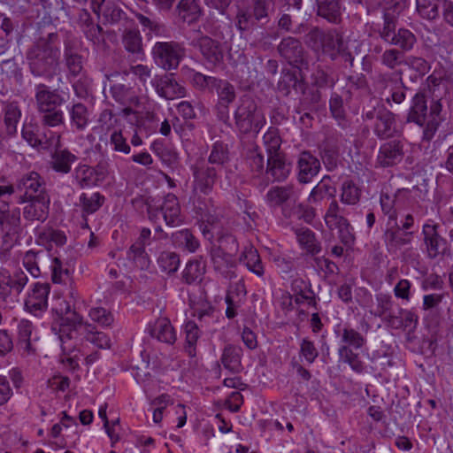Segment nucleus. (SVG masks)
I'll return each instance as SVG.
<instances>
[{
	"label": "nucleus",
	"instance_id": "obj_1",
	"mask_svg": "<svg viewBox=\"0 0 453 453\" xmlns=\"http://www.w3.org/2000/svg\"><path fill=\"white\" fill-rule=\"evenodd\" d=\"M39 30V36L26 53V59L32 75L51 80L60 73V39L50 26H40Z\"/></svg>",
	"mask_w": 453,
	"mask_h": 453
},
{
	"label": "nucleus",
	"instance_id": "obj_2",
	"mask_svg": "<svg viewBox=\"0 0 453 453\" xmlns=\"http://www.w3.org/2000/svg\"><path fill=\"white\" fill-rule=\"evenodd\" d=\"M275 0H251L250 5L239 8L235 16V25L240 32L256 28L259 24L270 21V15L275 11Z\"/></svg>",
	"mask_w": 453,
	"mask_h": 453
},
{
	"label": "nucleus",
	"instance_id": "obj_3",
	"mask_svg": "<svg viewBox=\"0 0 453 453\" xmlns=\"http://www.w3.org/2000/svg\"><path fill=\"white\" fill-rule=\"evenodd\" d=\"M236 128L242 134H257L265 124L263 111L250 96H243L234 114Z\"/></svg>",
	"mask_w": 453,
	"mask_h": 453
},
{
	"label": "nucleus",
	"instance_id": "obj_4",
	"mask_svg": "<svg viewBox=\"0 0 453 453\" xmlns=\"http://www.w3.org/2000/svg\"><path fill=\"white\" fill-rule=\"evenodd\" d=\"M0 232L4 245L13 246L19 242L24 232L19 208L10 209L5 203L0 205Z\"/></svg>",
	"mask_w": 453,
	"mask_h": 453
},
{
	"label": "nucleus",
	"instance_id": "obj_5",
	"mask_svg": "<svg viewBox=\"0 0 453 453\" xmlns=\"http://www.w3.org/2000/svg\"><path fill=\"white\" fill-rule=\"evenodd\" d=\"M133 203H144L150 219L157 218L161 213L168 226H173L180 222V207L177 196L172 193L164 197L162 203L154 198H148L146 201L134 199Z\"/></svg>",
	"mask_w": 453,
	"mask_h": 453
},
{
	"label": "nucleus",
	"instance_id": "obj_6",
	"mask_svg": "<svg viewBox=\"0 0 453 453\" xmlns=\"http://www.w3.org/2000/svg\"><path fill=\"white\" fill-rule=\"evenodd\" d=\"M152 54L156 64L165 70L176 69L184 56V49L176 42H158Z\"/></svg>",
	"mask_w": 453,
	"mask_h": 453
},
{
	"label": "nucleus",
	"instance_id": "obj_7",
	"mask_svg": "<svg viewBox=\"0 0 453 453\" xmlns=\"http://www.w3.org/2000/svg\"><path fill=\"white\" fill-rule=\"evenodd\" d=\"M401 73H380L377 76L376 85L386 96L388 104L391 102L400 104L406 97L407 87L403 84Z\"/></svg>",
	"mask_w": 453,
	"mask_h": 453
},
{
	"label": "nucleus",
	"instance_id": "obj_8",
	"mask_svg": "<svg viewBox=\"0 0 453 453\" xmlns=\"http://www.w3.org/2000/svg\"><path fill=\"white\" fill-rule=\"evenodd\" d=\"M277 51L281 58L296 69L307 68L308 54L297 38H283L277 46Z\"/></svg>",
	"mask_w": 453,
	"mask_h": 453
},
{
	"label": "nucleus",
	"instance_id": "obj_9",
	"mask_svg": "<svg viewBox=\"0 0 453 453\" xmlns=\"http://www.w3.org/2000/svg\"><path fill=\"white\" fill-rule=\"evenodd\" d=\"M193 181L192 190L195 195H209L218 179V168L209 166L203 161L196 162L191 166Z\"/></svg>",
	"mask_w": 453,
	"mask_h": 453
},
{
	"label": "nucleus",
	"instance_id": "obj_10",
	"mask_svg": "<svg viewBox=\"0 0 453 453\" xmlns=\"http://www.w3.org/2000/svg\"><path fill=\"white\" fill-rule=\"evenodd\" d=\"M366 119H374L373 130L380 139L392 137L396 133V123L394 114L386 109L368 111Z\"/></svg>",
	"mask_w": 453,
	"mask_h": 453
},
{
	"label": "nucleus",
	"instance_id": "obj_11",
	"mask_svg": "<svg viewBox=\"0 0 453 453\" xmlns=\"http://www.w3.org/2000/svg\"><path fill=\"white\" fill-rule=\"evenodd\" d=\"M213 90L218 95L216 104L217 116L219 120L227 123L229 120V105L235 100L236 93L234 85L226 80H218Z\"/></svg>",
	"mask_w": 453,
	"mask_h": 453
},
{
	"label": "nucleus",
	"instance_id": "obj_12",
	"mask_svg": "<svg viewBox=\"0 0 453 453\" xmlns=\"http://www.w3.org/2000/svg\"><path fill=\"white\" fill-rule=\"evenodd\" d=\"M50 198L49 194L36 195L32 198L24 201L25 203L22 212L23 217L27 221L44 222L49 215V206Z\"/></svg>",
	"mask_w": 453,
	"mask_h": 453
},
{
	"label": "nucleus",
	"instance_id": "obj_13",
	"mask_svg": "<svg viewBox=\"0 0 453 453\" xmlns=\"http://www.w3.org/2000/svg\"><path fill=\"white\" fill-rule=\"evenodd\" d=\"M17 189L24 192L19 196L18 203L21 204L27 198L36 196V195L48 194L45 188V182L39 173L30 172L19 178L16 184Z\"/></svg>",
	"mask_w": 453,
	"mask_h": 453
},
{
	"label": "nucleus",
	"instance_id": "obj_14",
	"mask_svg": "<svg viewBox=\"0 0 453 453\" xmlns=\"http://www.w3.org/2000/svg\"><path fill=\"white\" fill-rule=\"evenodd\" d=\"M151 83L158 96L167 100L183 97L186 93L185 88L177 81L173 73L157 75Z\"/></svg>",
	"mask_w": 453,
	"mask_h": 453
},
{
	"label": "nucleus",
	"instance_id": "obj_15",
	"mask_svg": "<svg viewBox=\"0 0 453 453\" xmlns=\"http://www.w3.org/2000/svg\"><path fill=\"white\" fill-rule=\"evenodd\" d=\"M35 99L39 112L50 111L65 103L64 96L58 89H50L43 83L35 87Z\"/></svg>",
	"mask_w": 453,
	"mask_h": 453
},
{
	"label": "nucleus",
	"instance_id": "obj_16",
	"mask_svg": "<svg viewBox=\"0 0 453 453\" xmlns=\"http://www.w3.org/2000/svg\"><path fill=\"white\" fill-rule=\"evenodd\" d=\"M437 227V225L425 224L422 230L427 257L432 259L449 251L448 242L438 234Z\"/></svg>",
	"mask_w": 453,
	"mask_h": 453
},
{
	"label": "nucleus",
	"instance_id": "obj_17",
	"mask_svg": "<svg viewBox=\"0 0 453 453\" xmlns=\"http://www.w3.org/2000/svg\"><path fill=\"white\" fill-rule=\"evenodd\" d=\"M49 293L50 285L48 283H35L25 301L27 311L34 313L35 316L40 315L48 307Z\"/></svg>",
	"mask_w": 453,
	"mask_h": 453
},
{
	"label": "nucleus",
	"instance_id": "obj_18",
	"mask_svg": "<svg viewBox=\"0 0 453 453\" xmlns=\"http://www.w3.org/2000/svg\"><path fill=\"white\" fill-rule=\"evenodd\" d=\"M320 162L308 150L302 151L297 159V179L300 183H309L320 170Z\"/></svg>",
	"mask_w": 453,
	"mask_h": 453
},
{
	"label": "nucleus",
	"instance_id": "obj_19",
	"mask_svg": "<svg viewBox=\"0 0 453 453\" xmlns=\"http://www.w3.org/2000/svg\"><path fill=\"white\" fill-rule=\"evenodd\" d=\"M403 157V146L400 141H390L382 144L377 157V163L383 167L398 164Z\"/></svg>",
	"mask_w": 453,
	"mask_h": 453
},
{
	"label": "nucleus",
	"instance_id": "obj_20",
	"mask_svg": "<svg viewBox=\"0 0 453 453\" xmlns=\"http://www.w3.org/2000/svg\"><path fill=\"white\" fill-rule=\"evenodd\" d=\"M383 237L388 250H397L411 242L413 232H402L400 226L395 222L394 226L386 229Z\"/></svg>",
	"mask_w": 453,
	"mask_h": 453
},
{
	"label": "nucleus",
	"instance_id": "obj_21",
	"mask_svg": "<svg viewBox=\"0 0 453 453\" xmlns=\"http://www.w3.org/2000/svg\"><path fill=\"white\" fill-rule=\"evenodd\" d=\"M301 70L302 69H284L281 72L277 88L285 96H288L290 93L291 88L295 89L296 91L303 89L304 82L301 75Z\"/></svg>",
	"mask_w": 453,
	"mask_h": 453
},
{
	"label": "nucleus",
	"instance_id": "obj_22",
	"mask_svg": "<svg viewBox=\"0 0 453 453\" xmlns=\"http://www.w3.org/2000/svg\"><path fill=\"white\" fill-rule=\"evenodd\" d=\"M297 197L293 185L273 187L265 195V200L271 206H280L288 201H296Z\"/></svg>",
	"mask_w": 453,
	"mask_h": 453
},
{
	"label": "nucleus",
	"instance_id": "obj_23",
	"mask_svg": "<svg viewBox=\"0 0 453 453\" xmlns=\"http://www.w3.org/2000/svg\"><path fill=\"white\" fill-rule=\"evenodd\" d=\"M194 47H197L203 56L211 63L216 64L223 59V52L219 43L209 36H202L192 42Z\"/></svg>",
	"mask_w": 453,
	"mask_h": 453
},
{
	"label": "nucleus",
	"instance_id": "obj_24",
	"mask_svg": "<svg viewBox=\"0 0 453 453\" xmlns=\"http://www.w3.org/2000/svg\"><path fill=\"white\" fill-rule=\"evenodd\" d=\"M290 173V165L286 162L284 153L275 154L267 157L266 173L273 180L282 181Z\"/></svg>",
	"mask_w": 453,
	"mask_h": 453
},
{
	"label": "nucleus",
	"instance_id": "obj_25",
	"mask_svg": "<svg viewBox=\"0 0 453 453\" xmlns=\"http://www.w3.org/2000/svg\"><path fill=\"white\" fill-rule=\"evenodd\" d=\"M150 334L169 345H173L177 340L176 332L167 318L157 319L150 329Z\"/></svg>",
	"mask_w": 453,
	"mask_h": 453
},
{
	"label": "nucleus",
	"instance_id": "obj_26",
	"mask_svg": "<svg viewBox=\"0 0 453 453\" xmlns=\"http://www.w3.org/2000/svg\"><path fill=\"white\" fill-rule=\"evenodd\" d=\"M242 355L241 347L228 344L224 348L220 360L226 369L233 373H238L242 369Z\"/></svg>",
	"mask_w": 453,
	"mask_h": 453
},
{
	"label": "nucleus",
	"instance_id": "obj_27",
	"mask_svg": "<svg viewBox=\"0 0 453 453\" xmlns=\"http://www.w3.org/2000/svg\"><path fill=\"white\" fill-rule=\"evenodd\" d=\"M91 7L96 15H102L108 22H117L121 18L122 12L112 0H91Z\"/></svg>",
	"mask_w": 453,
	"mask_h": 453
},
{
	"label": "nucleus",
	"instance_id": "obj_28",
	"mask_svg": "<svg viewBox=\"0 0 453 453\" xmlns=\"http://www.w3.org/2000/svg\"><path fill=\"white\" fill-rule=\"evenodd\" d=\"M427 105L424 93H417L411 100V105L408 113L407 121L413 122L422 127L426 122Z\"/></svg>",
	"mask_w": 453,
	"mask_h": 453
},
{
	"label": "nucleus",
	"instance_id": "obj_29",
	"mask_svg": "<svg viewBox=\"0 0 453 453\" xmlns=\"http://www.w3.org/2000/svg\"><path fill=\"white\" fill-rule=\"evenodd\" d=\"M53 310L61 317L63 323L71 326L74 329L82 325V317L72 310L71 303L66 300L58 298Z\"/></svg>",
	"mask_w": 453,
	"mask_h": 453
},
{
	"label": "nucleus",
	"instance_id": "obj_30",
	"mask_svg": "<svg viewBox=\"0 0 453 453\" xmlns=\"http://www.w3.org/2000/svg\"><path fill=\"white\" fill-rule=\"evenodd\" d=\"M176 10L179 18L189 25L197 21L203 14L202 9L196 0H180Z\"/></svg>",
	"mask_w": 453,
	"mask_h": 453
},
{
	"label": "nucleus",
	"instance_id": "obj_31",
	"mask_svg": "<svg viewBox=\"0 0 453 453\" xmlns=\"http://www.w3.org/2000/svg\"><path fill=\"white\" fill-rule=\"evenodd\" d=\"M317 13L319 16L332 23L341 21V0H317Z\"/></svg>",
	"mask_w": 453,
	"mask_h": 453
},
{
	"label": "nucleus",
	"instance_id": "obj_32",
	"mask_svg": "<svg viewBox=\"0 0 453 453\" xmlns=\"http://www.w3.org/2000/svg\"><path fill=\"white\" fill-rule=\"evenodd\" d=\"M49 258L50 257L47 251L28 250L23 257V265L32 276L38 277L41 273L40 266Z\"/></svg>",
	"mask_w": 453,
	"mask_h": 453
},
{
	"label": "nucleus",
	"instance_id": "obj_33",
	"mask_svg": "<svg viewBox=\"0 0 453 453\" xmlns=\"http://www.w3.org/2000/svg\"><path fill=\"white\" fill-rule=\"evenodd\" d=\"M2 109L4 112L5 134L12 136L17 133V125L21 117V111L18 104L14 102L4 104Z\"/></svg>",
	"mask_w": 453,
	"mask_h": 453
},
{
	"label": "nucleus",
	"instance_id": "obj_34",
	"mask_svg": "<svg viewBox=\"0 0 453 453\" xmlns=\"http://www.w3.org/2000/svg\"><path fill=\"white\" fill-rule=\"evenodd\" d=\"M296 234L300 246L304 249L307 253L316 255L321 251V243L317 240L315 234L311 229H297Z\"/></svg>",
	"mask_w": 453,
	"mask_h": 453
},
{
	"label": "nucleus",
	"instance_id": "obj_35",
	"mask_svg": "<svg viewBox=\"0 0 453 453\" xmlns=\"http://www.w3.org/2000/svg\"><path fill=\"white\" fill-rule=\"evenodd\" d=\"M103 174V171L96 170L86 165H79L73 173V176L81 188L96 185L99 180L98 176Z\"/></svg>",
	"mask_w": 453,
	"mask_h": 453
},
{
	"label": "nucleus",
	"instance_id": "obj_36",
	"mask_svg": "<svg viewBox=\"0 0 453 453\" xmlns=\"http://www.w3.org/2000/svg\"><path fill=\"white\" fill-rule=\"evenodd\" d=\"M77 160V157L67 150H57L52 155L51 166L61 173H68L71 165Z\"/></svg>",
	"mask_w": 453,
	"mask_h": 453
},
{
	"label": "nucleus",
	"instance_id": "obj_37",
	"mask_svg": "<svg viewBox=\"0 0 453 453\" xmlns=\"http://www.w3.org/2000/svg\"><path fill=\"white\" fill-rule=\"evenodd\" d=\"M359 46V43L355 40H343L335 50L336 52L331 54V58L333 59L340 58L345 64L353 66L354 55L357 53V50Z\"/></svg>",
	"mask_w": 453,
	"mask_h": 453
},
{
	"label": "nucleus",
	"instance_id": "obj_38",
	"mask_svg": "<svg viewBox=\"0 0 453 453\" xmlns=\"http://www.w3.org/2000/svg\"><path fill=\"white\" fill-rule=\"evenodd\" d=\"M300 91L303 93V96L300 98V104L296 110L297 112L302 113L304 111L316 110L321 100L319 89L318 88H306L304 86L303 89Z\"/></svg>",
	"mask_w": 453,
	"mask_h": 453
},
{
	"label": "nucleus",
	"instance_id": "obj_39",
	"mask_svg": "<svg viewBox=\"0 0 453 453\" xmlns=\"http://www.w3.org/2000/svg\"><path fill=\"white\" fill-rule=\"evenodd\" d=\"M336 189L331 183L329 176H324L322 180L312 188L308 201L311 203L323 200L326 196L334 197Z\"/></svg>",
	"mask_w": 453,
	"mask_h": 453
},
{
	"label": "nucleus",
	"instance_id": "obj_40",
	"mask_svg": "<svg viewBox=\"0 0 453 453\" xmlns=\"http://www.w3.org/2000/svg\"><path fill=\"white\" fill-rule=\"evenodd\" d=\"M211 257L216 271L225 277H231V274H234V273L229 271V268L234 266V256H228L225 252L211 248Z\"/></svg>",
	"mask_w": 453,
	"mask_h": 453
},
{
	"label": "nucleus",
	"instance_id": "obj_41",
	"mask_svg": "<svg viewBox=\"0 0 453 453\" xmlns=\"http://www.w3.org/2000/svg\"><path fill=\"white\" fill-rule=\"evenodd\" d=\"M241 261H243L247 268L258 277H262L265 269L260 256L253 247L246 248L241 256Z\"/></svg>",
	"mask_w": 453,
	"mask_h": 453
},
{
	"label": "nucleus",
	"instance_id": "obj_42",
	"mask_svg": "<svg viewBox=\"0 0 453 453\" xmlns=\"http://www.w3.org/2000/svg\"><path fill=\"white\" fill-rule=\"evenodd\" d=\"M229 161V150L227 144L221 141H217L211 146L208 157V162L215 165L218 172Z\"/></svg>",
	"mask_w": 453,
	"mask_h": 453
},
{
	"label": "nucleus",
	"instance_id": "obj_43",
	"mask_svg": "<svg viewBox=\"0 0 453 453\" xmlns=\"http://www.w3.org/2000/svg\"><path fill=\"white\" fill-rule=\"evenodd\" d=\"M325 222L328 228L338 229L347 226L349 221L342 215V209L336 201H333L326 212Z\"/></svg>",
	"mask_w": 453,
	"mask_h": 453
},
{
	"label": "nucleus",
	"instance_id": "obj_44",
	"mask_svg": "<svg viewBox=\"0 0 453 453\" xmlns=\"http://www.w3.org/2000/svg\"><path fill=\"white\" fill-rule=\"evenodd\" d=\"M173 242L176 247L184 249L189 252H194L199 247L197 239L188 230H180L173 234Z\"/></svg>",
	"mask_w": 453,
	"mask_h": 453
},
{
	"label": "nucleus",
	"instance_id": "obj_45",
	"mask_svg": "<svg viewBox=\"0 0 453 453\" xmlns=\"http://www.w3.org/2000/svg\"><path fill=\"white\" fill-rule=\"evenodd\" d=\"M338 354L340 362L349 365L357 373L364 372L365 365L359 355L355 353L349 346H341L338 349Z\"/></svg>",
	"mask_w": 453,
	"mask_h": 453
},
{
	"label": "nucleus",
	"instance_id": "obj_46",
	"mask_svg": "<svg viewBox=\"0 0 453 453\" xmlns=\"http://www.w3.org/2000/svg\"><path fill=\"white\" fill-rule=\"evenodd\" d=\"M204 273V263L199 260L189 261L182 273V279L187 284H192L201 281Z\"/></svg>",
	"mask_w": 453,
	"mask_h": 453
},
{
	"label": "nucleus",
	"instance_id": "obj_47",
	"mask_svg": "<svg viewBox=\"0 0 453 453\" xmlns=\"http://www.w3.org/2000/svg\"><path fill=\"white\" fill-rule=\"evenodd\" d=\"M111 94L112 97L121 104H139V98L134 94L132 89L124 84H114L111 88Z\"/></svg>",
	"mask_w": 453,
	"mask_h": 453
},
{
	"label": "nucleus",
	"instance_id": "obj_48",
	"mask_svg": "<svg viewBox=\"0 0 453 453\" xmlns=\"http://www.w3.org/2000/svg\"><path fill=\"white\" fill-rule=\"evenodd\" d=\"M50 270L54 283H63L70 276V264L65 263L59 257L51 258Z\"/></svg>",
	"mask_w": 453,
	"mask_h": 453
},
{
	"label": "nucleus",
	"instance_id": "obj_49",
	"mask_svg": "<svg viewBox=\"0 0 453 453\" xmlns=\"http://www.w3.org/2000/svg\"><path fill=\"white\" fill-rule=\"evenodd\" d=\"M395 19L390 12H384L383 14V26L375 30L380 39L391 44L395 36Z\"/></svg>",
	"mask_w": 453,
	"mask_h": 453
},
{
	"label": "nucleus",
	"instance_id": "obj_50",
	"mask_svg": "<svg viewBox=\"0 0 453 453\" xmlns=\"http://www.w3.org/2000/svg\"><path fill=\"white\" fill-rule=\"evenodd\" d=\"M104 197L98 192L88 195L82 193L80 196V204L82 211L87 214L96 212L104 203Z\"/></svg>",
	"mask_w": 453,
	"mask_h": 453
},
{
	"label": "nucleus",
	"instance_id": "obj_51",
	"mask_svg": "<svg viewBox=\"0 0 453 453\" xmlns=\"http://www.w3.org/2000/svg\"><path fill=\"white\" fill-rule=\"evenodd\" d=\"M70 118L77 130H83L88 123V108L81 103L73 104L70 110Z\"/></svg>",
	"mask_w": 453,
	"mask_h": 453
},
{
	"label": "nucleus",
	"instance_id": "obj_52",
	"mask_svg": "<svg viewBox=\"0 0 453 453\" xmlns=\"http://www.w3.org/2000/svg\"><path fill=\"white\" fill-rule=\"evenodd\" d=\"M211 248L234 257L238 252L239 246L235 236L230 234H223L218 237L217 242L213 243Z\"/></svg>",
	"mask_w": 453,
	"mask_h": 453
},
{
	"label": "nucleus",
	"instance_id": "obj_53",
	"mask_svg": "<svg viewBox=\"0 0 453 453\" xmlns=\"http://www.w3.org/2000/svg\"><path fill=\"white\" fill-rule=\"evenodd\" d=\"M417 42L415 35L406 28H399L391 45L399 47L403 51L411 50Z\"/></svg>",
	"mask_w": 453,
	"mask_h": 453
},
{
	"label": "nucleus",
	"instance_id": "obj_54",
	"mask_svg": "<svg viewBox=\"0 0 453 453\" xmlns=\"http://www.w3.org/2000/svg\"><path fill=\"white\" fill-rule=\"evenodd\" d=\"M265 146L266 148L267 156L283 153L280 150L281 138L278 129L270 127L263 137Z\"/></svg>",
	"mask_w": 453,
	"mask_h": 453
},
{
	"label": "nucleus",
	"instance_id": "obj_55",
	"mask_svg": "<svg viewBox=\"0 0 453 453\" xmlns=\"http://www.w3.org/2000/svg\"><path fill=\"white\" fill-rule=\"evenodd\" d=\"M342 341L349 346L356 349H361L366 342L365 338L357 330L350 326H344L342 332Z\"/></svg>",
	"mask_w": 453,
	"mask_h": 453
},
{
	"label": "nucleus",
	"instance_id": "obj_56",
	"mask_svg": "<svg viewBox=\"0 0 453 453\" xmlns=\"http://www.w3.org/2000/svg\"><path fill=\"white\" fill-rule=\"evenodd\" d=\"M157 263L162 271L173 273L178 270L180 261L178 254L164 251L160 254Z\"/></svg>",
	"mask_w": 453,
	"mask_h": 453
},
{
	"label": "nucleus",
	"instance_id": "obj_57",
	"mask_svg": "<svg viewBox=\"0 0 453 453\" xmlns=\"http://www.w3.org/2000/svg\"><path fill=\"white\" fill-rule=\"evenodd\" d=\"M361 196L360 189L352 180H346L342 186L341 200L347 204H356Z\"/></svg>",
	"mask_w": 453,
	"mask_h": 453
},
{
	"label": "nucleus",
	"instance_id": "obj_58",
	"mask_svg": "<svg viewBox=\"0 0 453 453\" xmlns=\"http://www.w3.org/2000/svg\"><path fill=\"white\" fill-rule=\"evenodd\" d=\"M184 332L186 334V346L185 349L188 355L195 356V346L199 338V328L193 321H188L184 326Z\"/></svg>",
	"mask_w": 453,
	"mask_h": 453
},
{
	"label": "nucleus",
	"instance_id": "obj_59",
	"mask_svg": "<svg viewBox=\"0 0 453 453\" xmlns=\"http://www.w3.org/2000/svg\"><path fill=\"white\" fill-rule=\"evenodd\" d=\"M0 299L11 307L19 302V295L8 278L0 279Z\"/></svg>",
	"mask_w": 453,
	"mask_h": 453
},
{
	"label": "nucleus",
	"instance_id": "obj_60",
	"mask_svg": "<svg viewBox=\"0 0 453 453\" xmlns=\"http://www.w3.org/2000/svg\"><path fill=\"white\" fill-rule=\"evenodd\" d=\"M39 241L43 244H49L50 247L52 243L56 246H63L66 242V236L60 230L49 228L40 234Z\"/></svg>",
	"mask_w": 453,
	"mask_h": 453
},
{
	"label": "nucleus",
	"instance_id": "obj_61",
	"mask_svg": "<svg viewBox=\"0 0 453 453\" xmlns=\"http://www.w3.org/2000/svg\"><path fill=\"white\" fill-rule=\"evenodd\" d=\"M127 258L134 261L141 268L148 267L149 257L145 251V247L134 242L127 251Z\"/></svg>",
	"mask_w": 453,
	"mask_h": 453
},
{
	"label": "nucleus",
	"instance_id": "obj_62",
	"mask_svg": "<svg viewBox=\"0 0 453 453\" xmlns=\"http://www.w3.org/2000/svg\"><path fill=\"white\" fill-rule=\"evenodd\" d=\"M329 107L333 117L338 120L339 125H341L342 127H345L346 114L342 96H340L337 94H333L330 98Z\"/></svg>",
	"mask_w": 453,
	"mask_h": 453
},
{
	"label": "nucleus",
	"instance_id": "obj_63",
	"mask_svg": "<svg viewBox=\"0 0 453 453\" xmlns=\"http://www.w3.org/2000/svg\"><path fill=\"white\" fill-rule=\"evenodd\" d=\"M403 53L397 49H388L380 55V62L388 68L394 70L401 65Z\"/></svg>",
	"mask_w": 453,
	"mask_h": 453
},
{
	"label": "nucleus",
	"instance_id": "obj_64",
	"mask_svg": "<svg viewBox=\"0 0 453 453\" xmlns=\"http://www.w3.org/2000/svg\"><path fill=\"white\" fill-rule=\"evenodd\" d=\"M377 307L374 315L384 318L391 313L394 302L391 296L386 294H378L376 296Z\"/></svg>",
	"mask_w": 453,
	"mask_h": 453
}]
</instances>
